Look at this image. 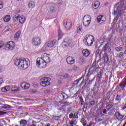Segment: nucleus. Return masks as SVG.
I'll list each match as a JSON object with an SVG mask.
<instances>
[{"label": "nucleus", "instance_id": "f257e3e1", "mask_svg": "<svg viewBox=\"0 0 126 126\" xmlns=\"http://www.w3.org/2000/svg\"><path fill=\"white\" fill-rule=\"evenodd\" d=\"M114 8H117L116 11L114 10L113 13L114 15H117V17H120L123 13V8H126V4L123 2H119L116 3Z\"/></svg>", "mask_w": 126, "mask_h": 126}, {"label": "nucleus", "instance_id": "f03ea898", "mask_svg": "<svg viewBox=\"0 0 126 126\" xmlns=\"http://www.w3.org/2000/svg\"><path fill=\"white\" fill-rule=\"evenodd\" d=\"M15 64L20 68L26 69L29 66V62L26 61L24 58H21V59L15 60Z\"/></svg>", "mask_w": 126, "mask_h": 126}, {"label": "nucleus", "instance_id": "7ed1b4c3", "mask_svg": "<svg viewBox=\"0 0 126 126\" xmlns=\"http://www.w3.org/2000/svg\"><path fill=\"white\" fill-rule=\"evenodd\" d=\"M94 41H95V40L94 39V37L92 35H87L85 36L84 38V44L88 47L92 46Z\"/></svg>", "mask_w": 126, "mask_h": 126}, {"label": "nucleus", "instance_id": "20e7f679", "mask_svg": "<svg viewBox=\"0 0 126 126\" xmlns=\"http://www.w3.org/2000/svg\"><path fill=\"white\" fill-rule=\"evenodd\" d=\"M51 79L48 77L42 78L40 79V85L41 86H43V87H47V86H49L51 84V82H50Z\"/></svg>", "mask_w": 126, "mask_h": 126}, {"label": "nucleus", "instance_id": "39448f33", "mask_svg": "<svg viewBox=\"0 0 126 126\" xmlns=\"http://www.w3.org/2000/svg\"><path fill=\"white\" fill-rule=\"evenodd\" d=\"M91 22V17L89 15H86L83 18V24L86 27L89 26Z\"/></svg>", "mask_w": 126, "mask_h": 126}, {"label": "nucleus", "instance_id": "423d86ee", "mask_svg": "<svg viewBox=\"0 0 126 126\" xmlns=\"http://www.w3.org/2000/svg\"><path fill=\"white\" fill-rule=\"evenodd\" d=\"M36 65L38 67L39 66H40V67L45 68V67L47 66V63H45V61L41 58H38L36 60Z\"/></svg>", "mask_w": 126, "mask_h": 126}, {"label": "nucleus", "instance_id": "0eeeda50", "mask_svg": "<svg viewBox=\"0 0 126 126\" xmlns=\"http://www.w3.org/2000/svg\"><path fill=\"white\" fill-rule=\"evenodd\" d=\"M15 48V43L13 41H9L5 46V50H10L12 51V50H14Z\"/></svg>", "mask_w": 126, "mask_h": 126}, {"label": "nucleus", "instance_id": "6e6552de", "mask_svg": "<svg viewBox=\"0 0 126 126\" xmlns=\"http://www.w3.org/2000/svg\"><path fill=\"white\" fill-rule=\"evenodd\" d=\"M41 58L44 61L45 63H51V57L50 55L44 53L41 56Z\"/></svg>", "mask_w": 126, "mask_h": 126}, {"label": "nucleus", "instance_id": "1a4fd4ad", "mask_svg": "<svg viewBox=\"0 0 126 126\" xmlns=\"http://www.w3.org/2000/svg\"><path fill=\"white\" fill-rule=\"evenodd\" d=\"M40 43L41 39L40 37L38 36H35L32 39V43L34 45V46H38V45H40Z\"/></svg>", "mask_w": 126, "mask_h": 126}, {"label": "nucleus", "instance_id": "9d476101", "mask_svg": "<svg viewBox=\"0 0 126 126\" xmlns=\"http://www.w3.org/2000/svg\"><path fill=\"white\" fill-rule=\"evenodd\" d=\"M64 43H66V44H64L65 47H66V46H69V47H71V48L74 47V43H73V41H71L68 40L67 38H66L64 40Z\"/></svg>", "mask_w": 126, "mask_h": 126}, {"label": "nucleus", "instance_id": "9b49d317", "mask_svg": "<svg viewBox=\"0 0 126 126\" xmlns=\"http://www.w3.org/2000/svg\"><path fill=\"white\" fill-rule=\"evenodd\" d=\"M66 62L68 64H73L75 63V60L73 57L69 56L67 57Z\"/></svg>", "mask_w": 126, "mask_h": 126}, {"label": "nucleus", "instance_id": "f8f14e48", "mask_svg": "<svg viewBox=\"0 0 126 126\" xmlns=\"http://www.w3.org/2000/svg\"><path fill=\"white\" fill-rule=\"evenodd\" d=\"M98 23H100V24L102 23H104L106 21V17L100 15L97 18Z\"/></svg>", "mask_w": 126, "mask_h": 126}, {"label": "nucleus", "instance_id": "ddd939ff", "mask_svg": "<svg viewBox=\"0 0 126 126\" xmlns=\"http://www.w3.org/2000/svg\"><path fill=\"white\" fill-rule=\"evenodd\" d=\"M65 28L69 30V29L72 27V22L71 21L68 20L64 23Z\"/></svg>", "mask_w": 126, "mask_h": 126}, {"label": "nucleus", "instance_id": "4468645a", "mask_svg": "<svg viewBox=\"0 0 126 126\" xmlns=\"http://www.w3.org/2000/svg\"><path fill=\"white\" fill-rule=\"evenodd\" d=\"M119 86L122 88V90H125V87L126 86V78H124L122 81L119 84Z\"/></svg>", "mask_w": 126, "mask_h": 126}, {"label": "nucleus", "instance_id": "2eb2a0df", "mask_svg": "<svg viewBox=\"0 0 126 126\" xmlns=\"http://www.w3.org/2000/svg\"><path fill=\"white\" fill-rule=\"evenodd\" d=\"M56 42L57 40H53L52 41H50L48 43L47 46H48L49 48H52V47H54V46H55Z\"/></svg>", "mask_w": 126, "mask_h": 126}, {"label": "nucleus", "instance_id": "dca6fc26", "mask_svg": "<svg viewBox=\"0 0 126 126\" xmlns=\"http://www.w3.org/2000/svg\"><path fill=\"white\" fill-rule=\"evenodd\" d=\"M115 115L117 120H122V119H124V116L118 112H115Z\"/></svg>", "mask_w": 126, "mask_h": 126}, {"label": "nucleus", "instance_id": "f3484780", "mask_svg": "<svg viewBox=\"0 0 126 126\" xmlns=\"http://www.w3.org/2000/svg\"><path fill=\"white\" fill-rule=\"evenodd\" d=\"M21 86L22 88H23L24 89H29V88L30 87V85L28 83H22Z\"/></svg>", "mask_w": 126, "mask_h": 126}, {"label": "nucleus", "instance_id": "a211bd4d", "mask_svg": "<svg viewBox=\"0 0 126 126\" xmlns=\"http://www.w3.org/2000/svg\"><path fill=\"white\" fill-rule=\"evenodd\" d=\"M93 7L94 9H97L100 6V2L99 1H95L94 3L92 4Z\"/></svg>", "mask_w": 126, "mask_h": 126}, {"label": "nucleus", "instance_id": "6ab92c4d", "mask_svg": "<svg viewBox=\"0 0 126 126\" xmlns=\"http://www.w3.org/2000/svg\"><path fill=\"white\" fill-rule=\"evenodd\" d=\"M26 20V19L24 16H22L19 18V21L20 24H23L25 22Z\"/></svg>", "mask_w": 126, "mask_h": 126}, {"label": "nucleus", "instance_id": "aec40b11", "mask_svg": "<svg viewBox=\"0 0 126 126\" xmlns=\"http://www.w3.org/2000/svg\"><path fill=\"white\" fill-rule=\"evenodd\" d=\"M27 125V121L26 120L22 119L20 121V126H26Z\"/></svg>", "mask_w": 126, "mask_h": 126}, {"label": "nucleus", "instance_id": "412c9836", "mask_svg": "<svg viewBox=\"0 0 126 126\" xmlns=\"http://www.w3.org/2000/svg\"><path fill=\"white\" fill-rule=\"evenodd\" d=\"M110 46V44L109 43L107 42L105 43V44L103 46L102 50L104 52H106L109 49V47Z\"/></svg>", "mask_w": 126, "mask_h": 126}, {"label": "nucleus", "instance_id": "4be33fe9", "mask_svg": "<svg viewBox=\"0 0 126 126\" xmlns=\"http://www.w3.org/2000/svg\"><path fill=\"white\" fill-rule=\"evenodd\" d=\"M82 53L84 57H88L90 55V52L87 50H83Z\"/></svg>", "mask_w": 126, "mask_h": 126}, {"label": "nucleus", "instance_id": "5701e85b", "mask_svg": "<svg viewBox=\"0 0 126 126\" xmlns=\"http://www.w3.org/2000/svg\"><path fill=\"white\" fill-rule=\"evenodd\" d=\"M28 5L30 8H33L35 7V2H34V1H30L29 2Z\"/></svg>", "mask_w": 126, "mask_h": 126}, {"label": "nucleus", "instance_id": "b1692460", "mask_svg": "<svg viewBox=\"0 0 126 126\" xmlns=\"http://www.w3.org/2000/svg\"><path fill=\"white\" fill-rule=\"evenodd\" d=\"M21 34V32L20 31H18L15 36H14V38H15V40H18V38H19V37H20V35Z\"/></svg>", "mask_w": 126, "mask_h": 126}, {"label": "nucleus", "instance_id": "393cba45", "mask_svg": "<svg viewBox=\"0 0 126 126\" xmlns=\"http://www.w3.org/2000/svg\"><path fill=\"white\" fill-rule=\"evenodd\" d=\"M10 19L11 18L10 15H7L3 18L4 22H8V21H10Z\"/></svg>", "mask_w": 126, "mask_h": 126}, {"label": "nucleus", "instance_id": "a878e982", "mask_svg": "<svg viewBox=\"0 0 126 126\" xmlns=\"http://www.w3.org/2000/svg\"><path fill=\"white\" fill-rule=\"evenodd\" d=\"M75 123H76V119L71 120L69 122V126H73L75 124Z\"/></svg>", "mask_w": 126, "mask_h": 126}, {"label": "nucleus", "instance_id": "bb28decb", "mask_svg": "<svg viewBox=\"0 0 126 126\" xmlns=\"http://www.w3.org/2000/svg\"><path fill=\"white\" fill-rule=\"evenodd\" d=\"M96 65V62H94L93 63L92 65V67L90 68V69H91V68L94 67V69L95 70V71H97L98 70V68L96 67L95 66Z\"/></svg>", "mask_w": 126, "mask_h": 126}, {"label": "nucleus", "instance_id": "cd10ccee", "mask_svg": "<svg viewBox=\"0 0 126 126\" xmlns=\"http://www.w3.org/2000/svg\"><path fill=\"white\" fill-rule=\"evenodd\" d=\"M78 113L75 112L74 114H73V119H75L76 121L78 119Z\"/></svg>", "mask_w": 126, "mask_h": 126}, {"label": "nucleus", "instance_id": "c85d7f7f", "mask_svg": "<svg viewBox=\"0 0 126 126\" xmlns=\"http://www.w3.org/2000/svg\"><path fill=\"white\" fill-rule=\"evenodd\" d=\"M61 96L63 97L64 100H66V99H67V95L64 93L62 94Z\"/></svg>", "mask_w": 126, "mask_h": 126}, {"label": "nucleus", "instance_id": "c756f323", "mask_svg": "<svg viewBox=\"0 0 126 126\" xmlns=\"http://www.w3.org/2000/svg\"><path fill=\"white\" fill-rule=\"evenodd\" d=\"M113 104L107 105L106 106V108L107 109V110H108V111H109V110L112 109V108L113 107Z\"/></svg>", "mask_w": 126, "mask_h": 126}, {"label": "nucleus", "instance_id": "7c9ffc66", "mask_svg": "<svg viewBox=\"0 0 126 126\" xmlns=\"http://www.w3.org/2000/svg\"><path fill=\"white\" fill-rule=\"evenodd\" d=\"M18 18H19V15H15L14 17H13V20L14 21H17V20H18Z\"/></svg>", "mask_w": 126, "mask_h": 126}, {"label": "nucleus", "instance_id": "2f4dec72", "mask_svg": "<svg viewBox=\"0 0 126 126\" xmlns=\"http://www.w3.org/2000/svg\"><path fill=\"white\" fill-rule=\"evenodd\" d=\"M81 30H82V26H80L77 28V33H80V32H81Z\"/></svg>", "mask_w": 126, "mask_h": 126}, {"label": "nucleus", "instance_id": "473e14b6", "mask_svg": "<svg viewBox=\"0 0 126 126\" xmlns=\"http://www.w3.org/2000/svg\"><path fill=\"white\" fill-rule=\"evenodd\" d=\"M3 109H4L5 110H9V105H5L2 106Z\"/></svg>", "mask_w": 126, "mask_h": 126}, {"label": "nucleus", "instance_id": "72a5a7b5", "mask_svg": "<svg viewBox=\"0 0 126 126\" xmlns=\"http://www.w3.org/2000/svg\"><path fill=\"white\" fill-rule=\"evenodd\" d=\"M58 35H59V39H61L62 37H63V33L61 31H59L58 32Z\"/></svg>", "mask_w": 126, "mask_h": 126}, {"label": "nucleus", "instance_id": "f704fd0d", "mask_svg": "<svg viewBox=\"0 0 126 126\" xmlns=\"http://www.w3.org/2000/svg\"><path fill=\"white\" fill-rule=\"evenodd\" d=\"M121 50H122V47H117L115 48V51L116 52H121Z\"/></svg>", "mask_w": 126, "mask_h": 126}, {"label": "nucleus", "instance_id": "c9c22d12", "mask_svg": "<svg viewBox=\"0 0 126 126\" xmlns=\"http://www.w3.org/2000/svg\"><path fill=\"white\" fill-rule=\"evenodd\" d=\"M119 57L120 59H124V53L122 52H120L119 54Z\"/></svg>", "mask_w": 126, "mask_h": 126}, {"label": "nucleus", "instance_id": "e433bc0d", "mask_svg": "<svg viewBox=\"0 0 126 126\" xmlns=\"http://www.w3.org/2000/svg\"><path fill=\"white\" fill-rule=\"evenodd\" d=\"M80 80H81V79H80V80L79 79H77V80L74 81L73 82L74 84H75V85H77V84H78V83H79V81Z\"/></svg>", "mask_w": 126, "mask_h": 126}, {"label": "nucleus", "instance_id": "4c0bfd02", "mask_svg": "<svg viewBox=\"0 0 126 126\" xmlns=\"http://www.w3.org/2000/svg\"><path fill=\"white\" fill-rule=\"evenodd\" d=\"M73 71H76V70H78V67L77 66H75L72 68Z\"/></svg>", "mask_w": 126, "mask_h": 126}, {"label": "nucleus", "instance_id": "58836bf2", "mask_svg": "<svg viewBox=\"0 0 126 126\" xmlns=\"http://www.w3.org/2000/svg\"><path fill=\"white\" fill-rule=\"evenodd\" d=\"M90 105H91V106H94V105H95V101L91 100L90 102Z\"/></svg>", "mask_w": 126, "mask_h": 126}, {"label": "nucleus", "instance_id": "ea45409f", "mask_svg": "<svg viewBox=\"0 0 126 126\" xmlns=\"http://www.w3.org/2000/svg\"><path fill=\"white\" fill-rule=\"evenodd\" d=\"M59 76V78H61V79H64V78H65V75H60Z\"/></svg>", "mask_w": 126, "mask_h": 126}, {"label": "nucleus", "instance_id": "a19ab883", "mask_svg": "<svg viewBox=\"0 0 126 126\" xmlns=\"http://www.w3.org/2000/svg\"><path fill=\"white\" fill-rule=\"evenodd\" d=\"M4 45V43L2 41H0V49H1L2 48V46Z\"/></svg>", "mask_w": 126, "mask_h": 126}, {"label": "nucleus", "instance_id": "79ce46f5", "mask_svg": "<svg viewBox=\"0 0 126 126\" xmlns=\"http://www.w3.org/2000/svg\"><path fill=\"white\" fill-rule=\"evenodd\" d=\"M18 91H19V90L18 89H15L12 90V92H13V93H15V92H17Z\"/></svg>", "mask_w": 126, "mask_h": 126}, {"label": "nucleus", "instance_id": "37998d69", "mask_svg": "<svg viewBox=\"0 0 126 126\" xmlns=\"http://www.w3.org/2000/svg\"><path fill=\"white\" fill-rule=\"evenodd\" d=\"M116 100H117V101H119V100H120V99H121V95H117L116 96Z\"/></svg>", "mask_w": 126, "mask_h": 126}, {"label": "nucleus", "instance_id": "c03bdc74", "mask_svg": "<svg viewBox=\"0 0 126 126\" xmlns=\"http://www.w3.org/2000/svg\"><path fill=\"white\" fill-rule=\"evenodd\" d=\"M2 92H7L6 90L5 89V87L1 88Z\"/></svg>", "mask_w": 126, "mask_h": 126}, {"label": "nucleus", "instance_id": "a18cd8bd", "mask_svg": "<svg viewBox=\"0 0 126 126\" xmlns=\"http://www.w3.org/2000/svg\"><path fill=\"white\" fill-rule=\"evenodd\" d=\"M69 119H72V118H73V114L70 113L69 115Z\"/></svg>", "mask_w": 126, "mask_h": 126}, {"label": "nucleus", "instance_id": "49530a36", "mask_svg": "<svg viewBox=\"0 0 126 126\" xmlns=\"http://www.w3.org/2000/svg\"><path fill=\"white\" fill-rule=\"evenodd\" d=\"M3 83V79L0 77V85H1Z\"/></svg>", "mask_w": 126, "mask_h": 126}, {"label": "nucleus", "instance_id": "de8ad7c7", "mask_svg": "<svg viewBox=\"0 0 126 126\" xmlns=\"http://www.w3.org/2000/svg\"><path fill=\"white\" fill-rule=\"evenodd\" d=\"M5 114H6V112L0 111V116H2V115H5Z\"/></svg>", "mask_w": 126, "mask_h": 126}, {"label": "nucleus", "instance_id": "09e8293b", "mask_svg": "<svg viewBox=\"0 0 126 126\" xmlns=\"http://www.w3.org/2000/svg\"><path fill=\"white\" fill-rule=\"evenodd\" d=\"M102 113L103 114H105V115H106V114H107V109H103Z\"/></svg>", "mask_w": 126, "mask_h": 126}, {"label": "nucleus", "instance_id": "8fccbe9b", "mask_svg": "<svg viewBox=\"0 0 126 126\" xmlns=\"http://www.w3.org/2000/svg\"><path fill=\"white\" fill-rule=\"evenodd\" d=\"M5 89H6V90L7 92V91H9V90H10V87H8V86H6V87H5Z\"/></svg>", "mask_w": 126, "mask_h": 126}, {"label": "nucleus", "instance_id": "3c124183", "mask_svg": "<svg viewBox=\"0 0 126 126\" xmlns=\"http://www.w3.org/2000/svg\"><path fill=\"white\" fill-rule=\"evenodd\" d=\"M81 122L82 123V124L85 123V119L84 118L82 119L81 120Z\"/></svg>", "mask_w": 126, "mask_h": 126}, {"label": "nucleus", "instance_id": "603ef678", "mask_svg": "<svg viewBox=\"0 0 126 126\" xmlns=\"http://www.w3.org/2000/svg\"><path fill=\"white\" fill-rule=\"evenodd\" d=\"M64 75H65V78H67L69 77V75H68V74H64Z\"/></svg>", "mask_w": 126, "mask_h": 126}, {"label": "nucleus", "instance_id": "864d4df0", "mask_svg": "<svg viewBox=\"0 0 126 126\" xmlns=\"http://www.w3.org/2000/svg\"><path fill=\"white\" fill-rule=\"evenodd\" d=\"M44 92L45 93H50V90H45Z\"/></svg>", "mask_w": 126, "mask_h": 126}, {"label": "nucleus", "instance_id": "5fc2aeb1", "mask_svg": "<svg viewBox=\"0 0 126 126\" xmlns=\"http://www.w3.org/2000/svg\"><path fill=\"white\" fill-rule=\"evenodd\" d=\"M3 7V4H0V9H1Z\"/></svg>", "mask_w": 126, "mask_h": 126}, {"label": "nucleus", "instance_id": "6e6d98bb", "mask_svg": "<svg viewBox=\"0 0 126 126\" xmlns=\"http://www.w3.org/2000/svg\"><path fill=\"white\" fill-rule=\"evenodd\" d=\"M73 71L72 69H68V72H71Z\"/></svg>", "mask_w": 126, "mask_h": 126}, {"label": "nucleus", "instance_id": "4d7b16f0", "mask_svg": "<svg viewBox=\"0 0 126 126\" xmlns=\"http://www.w3.org/2000/svg\"><path fill=\"white\" fill-rule=\"evenodd\" d=\"M106 60H107V61H109V58L108 57H106L104 58V62H106Z\"/></svg>", "mask_w": 126, "mask_h": 126}, {"label": "nucleus", "instance_id": "13d9d810", "mask_svg": "<svg viewBox=\"0 0 126 126\" xmlns=\"http://www.w3.org/2000/svg\"><path fill=\"white\" fill-rule=\"evenodd\" d=\"M1 27H2V23L0 22V28H1Z\"/></svg>", "mask_w": 126, "mask_h": 126}, {"label": "nucleus", "instance_id": "bf43d9fd", "mask_svg": "<svg viewBox=\"0 0 126 126\" xmlns=\"http://www.w3.org/2000/svg\"><path fill=\"white\" fill-rule=\"evenodd\" d=\"M87 126H92V123H90L88 125H87Z\"/></svg>", "mask_w": 126, "mask_h": 126}, {"label": "nucleus", "instance_id": "052dcab7", "mask_svg": "<svg viewBox=\"0 0 126 126\" xmlns=\"http://www.w3.org/2000/svg\"><path fill=\"white\" fill-rule=\"evenodd\" d=\"M16 14H17V13H19V12H20V11H19V10H17L16 11Z\"/></svg>", "mask_w": 126, "mask_h": 126}, {"label": "nucleus", "instance_id": "680f3d73", "mask_svg": "<svg viewBox=\"0 0 126 126\" xmlns=\"http://www.w3.org/2000/svg\"><path fill=\"white\" fill-rule=\"evenodd\" d=\"M28 126H36L35 124H32L31 125H28Z\"/></svg>", "mask_w": 126, "mask_h": 126}, {"label": "nucleus", "instance_id": "e2e57ef3", "mask_svg": "<svg viewBox=\"0 0 126 126\" xmlns=\"http://www.w3.org/2000/svg\"><path fill=\"white\" fill-rule=\"evenodd\" d=\"M98 78H101V74H98Z\"/></svg>", "mask_w": 126, "mask_h": 126}, {"label": "nucleus", "instance_id": "0e129e2a", "mask_svg": "<svg viewBox=\"0 0 126 126\" xmlns=\"http://www.w3.org/2000/svg\"><path fill=\"white\" fill-rule=\"evenodd\" d=\"M82 124H83V126H86V123L85 122Z\"/></svg>", "mask_w": 126, "mask_h": 126}, {"label": "nucleus", "instance_id": "69168bd1", "mask_svg": "<svg viewBox=\"0 0 126 126\" xmlns=\"http://www.w3.org/2000/svg\"><path fill=\"white\" fill-rule=\"evenodd\" d=\"M123 110H125V109H126V105H125L124 107H123Z\"/></svg>", "mask_w": 126, "mask_h": 126}, {"label": "nucleus", "instance_id": "338daca9", "mask_svg": "<svg viewBox=\"0 0 126 126\" xmlns=\"http://www.w3.org/2000/svg\"><path fill=\"white\" fill-rule=\"evenodd\" d=\"M86 108H87V106H86L85 105H84L83 107V109L84 110V109H86Z\"/></svg>", "mask_w": 126, "mask_h": 126}, {"label": "nucleus", "instance_id": "774afa93", "mask_svg": "<svg viewBox=\"0 0 126 126\" xmlns=\"http://www.w3.org/2000/svg\"><path fill=\"white\" fill-rule=\"evenodd\" d=\"M124 54H125V55H126V49L125 50V51L124 52Z\"/></svg>", "mask_w": 126, "mask_h": 126}]
</instances>
